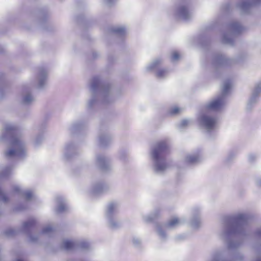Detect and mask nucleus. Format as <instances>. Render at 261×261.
Here are the masks:
<instances>
[{
  "mask_svg": "<svg viewBox=\"0 0 261 261\" xmlns=\"http://www.w3.org/2000/svg\"><path fill=\"white\" fill-rule=\"evenodd\" d=\"M169 153L168 144L166 141H162L157 143L153 151V157L156 162L158 170H163L166 167V165L162 164L161 162L165 159Z\"/></svg>",
  "mask_w": 261,
  "mask_h": 261,
  "instance_id": "1",
  "label": "nucleus"
},
{
  "mask_svg": "<svg viewBox=\"0 0 261 261\" xmlns=\"http://www.w3.org/2000/svg\"><path fill=\"white\" fill-rule=\"evenodd\" d=\"M12 148L6 152L7 157L14 156H21L23 155L25 152L23 144L18 138H14L11 143Z\"/></svg>",
  "mask_w": 261,
  "mask_h": 261,
  "instance_id": "2",
  "label": "nucleus"
},
{
  "mask_svg": "<svg viewBox=\"0 0 261 261\" xmlns=\"http://www.w3.org/2000/svg\"><path fill=\"white\" fill-rule=\"evenodd\" d=\"M223 103V98L220 97L209 103L207 107L210 110H218L221 107Z\"/></svg>",
  "mask_w": 261,
  "mask_h": 261,
  "instance_id": "3",
  "label": "nucleus"
},
{
  "mask_svg": "<svg viewBox=\"0 0 261 261\" xmlns=\"http://www.w3.org/2000/svg\"><path fill=\"white\" fill-rule=\"evenodd\" d=\"M202 121L208 129L212 128L216 123V120L214 118L205 116L202 117Z\"/></svg>",
  "mask_w": 261,
  "mask_h": 261,
  "instance_id": "4",
  "label": "nucleus"
},
{
  "mask_svg": "<svg viewBox=\"0 0 261 261\" xmlns=\"http://www.w3.org/2000/svg\"><path fill=\"white\" fill-rule=\"evenodd\" d=\"M35 221L34 219H31L25 222L23 224V228L25 229L31 228L35 224Z\"/></svg>",
  "mask_w": 261,
  "mask_h": 261,
  "instance_id": "5",
  "label": "nucleus"
},
{
  "mask_svg": "<svg viewBox=\"0 0 261 261\" xmlns=\"http://www.w3.org/2000/svg\"><path fill=\"white\" fill-rule=\"evenodd\" d=\"M179 14L185 18H187L188 15V9L186 7H181L178 9Z\"/></svg>",
  "mask_w": 261,
  "mask_h": 261,
  "instance_id": "6",
  "label": "nucleus"
},
{
  "mask_svg": "<svg viewBox=\"0 0 261 261\" xmlns=\"http://www.w3.org/2000/svg\"><path fill=\"white\" fill-rule=\"evenodd\" d=\"M64 248L66 250H70L73 248L74 244V243L69 240L65 241L64 243Z\"/></svg>",
  "mask_w": 261,
  "mask_h": 261,
  "instance_id": "7",
  "label": "nucleus"
},
{
  "mask_svg": "<svg viewBox=\"0 0 261 261\" xmlns=\"http://www.w3.org/2000/svg\"><path fill=\"white\" fill-rule=\"evenodd\" d=\"M179 223V220L178 218H173L169 221L168 225L169 226L173 227L178 224Z\"/></svg>",
  "mask_w": 261,
  "mask_h": 261,
  "instance_id": "8",
  "label": "nucleus"
},
{
  "mask_svg": "<svg viewBox=\"0 0 261 261\" xmlns=\"http://www.w3.org/2000/svg\"><path fill=\"white\" fill-rule=\"evenodd\" d=\"M198 160V158L196 155H190L188 157L187 161L190 163H193L197 161Z\"/></svg>",
  "mask_w": 261,
  "mask_h": 261,
  "instance_id": "9",
  "label": "nucleus"
},
{
  "mask_svg": "<svg viewBox=\"0 0 261 261\" xmlns=\"http://www.w3.org/2000/svg\"><path fill=\"white\" fill-rule=\"evenodd\" d=\"M180 112V109L178 107H174L172 108L170 111V113L171 115H175L179 113Z\"/></svg>",
  "mask_w": 261,
  "mask_h": 261,
  "instance_id": "10",
  "label": "nucleus"
},
{
  "mask_svg": "<svg viewBox=\"0 0 261 261\" xmlns=\"http://www.w3.org/2000/svg\"><path fill=\"white\" fill-rule=\"evenodd\" d=\"M114 32L121 35H123L125 33V30L123 28H119L116 29L114 30Z\"/></svg>",
  "mask_w": 261,
  "mask_h": 261,
  "instance_id": "11",
  "label": "nucleus"
},
{
  "mask_svg": "<svg viewBox=\"0 0 261 261\" xmlns=\"http://www.w3.org/2000/svg\"><path fill=\"white\" fill-rule=\"evenodd\" d=\"M231 88V84L229 82H227L225 84L223 88V92L226 93Z\"/></svg>",
  "mask_w": 261,
  "mask_h": 261,
  "instance_id": "12",
  "label": "nucleus"
},
{
  "mask_svg": "<svg viewBox=\"0 0 261 261\" xmlns=\"http://www.w3.org/2000/svg\"><path fill=\"white\" fill-rule=\"evenodd\" d=\"M180 57V55L177 51H174L172 54V59L173 60H177Z\"/></svg>",
  "mask_w": 261,
  "mask_h": 261,
  "instance_id": "13",
  "label": "nucleus"
},
{
  "mask_svg": "<svg viewBox=\"0 0 261 261\" xmlns=\"http://www.w3.org/2000/svg\"><path fill=\"white\" fill-rule=\"evenodd\" d=\"M166 72V71L165 70H160L157 72V76L158 77H162L164 76Z\"/></svg>",
  "mask_w": 261,
  "mask_h": 261,
  "instance_id": "14",
  "label": "nucleus"
},
{
  "mask_svg": "<svg viewBox=\"0 0 261 261\" xmlns=\"http://www.w3.org/2000/svg\"><path fill=\"white\" fill-rule=\"evenodd\" d=\"M115 208V205L113 203H111L109 205L108 207V211L110 213H111L113 212Z\"/></svg>",
  "mask_w": 261,
  "mask_h": 261,
  "instance_id": "15",
  "label": "nucleus"
},
{
  "mask_svg": "<svg viewBox=\"0 0 261 261\" xmlns=\"http://www.w3.org/2000/svg\"><path fill=\"white\" fill-rule=\"evenodd\" d=\"M32 100V97L31 95H28L24 98V101L25 102H29Z\"/></svg>",
  "mask_w": 261,
  "mask_h": 261,
  "instance_id": "16",
  "label": "nucleus"
},
{
  "mask_svg": "<svg viewBox=\"0 0 261 261\" xmlns=\"http://www.w3.org/2000/svg\"><path fill=\"white\" fill-rule=\"evenodd\" d=\"M0 197L2 198V199H3V201H7V198L1 189H0Z\"/></svg>",
  "mask_w": 261,
  "mask_h": 261,
  "instance_id": "17",
  "label": "nucleus"
},
{
  "mask_svg": "<svg viewBox=\"0 0 261 261\" xmlns=\"http://www.w3.org/2000/svg\"><path fill=\"white\" fill-rule=\"evenodd\" d=\"M15 130V129L14 127L8 126L6 128V131L8 133H10L11 132H14Z\"/></svg>",
  "mask_w": 261,
  "mask_h": 261,
  "instance_id": "18",
  "label": "nucleus"
},
{
  "mask_svg": "<svg viewBox=\"0 0 261 261\" xmlns=\"http://www.w3.org/2000/svg\"><path fill=\"white\" fill-rule=\"evenodd\" d=\"M52 230V228L51 227H47L46 228H44L43 230V233H46L49 232Z\"/></svg>",
  "mask_w": 261,
  "mask_h": 261,
  "instance_id": "19",
  "label": "nucleus"
},
{
  "mask_svg": "<svg viewBox=\"0 0 261 261\" xmlns=\"http://www.w3.org/2000/svg\"><path fill=\"white\" fill-rule=\"evenodd\" d=\"M65 209V207L64 205H61L59 207L58 211L59 212H62V211H64Z\"/></svg>",
  "mask_w": 261,
  "mask_h": 261,
  "instance_id": "20",
  "label": "nucleus"
},
{
  "mask_svg": "<svg viewBox=\"0 0 261 261\" xmlns=\"http://www.w3.org/2000/svg\"><path fill=\"white\" fill-rule=\"evenodd\" d=\"M27 197H28V198H31V196H32V193H28L27 194Z\"/></svg>",
  "mask_w": 261,
  "mask_h": 261,
  "instance_id": "21",
  "label": "nucleus"
},
{
  "mask_svg": "<svg viewBox=\"0 0 261 261\" xmlns=\"http://www.w3.org/2000/svg\"><path fill=\"white\" fill-rule=\"evenodd\" d=\"M16 261H24V260H22V259H17Z\"/></svg>",
  "mask_w": 261,
  "mask_h": 261,
  "instance_id": "22",
  "label": "nucleus"
},
{
  "mask_svg": "<svg viewBox=\"0 0 261 261\" xmlns=\"http://www.w3.org/2000/svg\"><path fill=\"white\" fill-rule=\"evenodd\" d=\"M186 123H187V121H186L183 122V123H184V125L186 124Z\"/></svg>",
  "mask_w": 261,
  "mask_h": 261,
  "instance_id": "23",
  "label": "nucleus"
},
{
  "mask_svg": "<svg viewBox=\"0 0 261 261\" xmlns=\"http://www.w3.org/2000/svg\"><path fill=\"white\" fill-rule=\"evenodd\" d=\"M159 62H156L155 63V64H158V63H159Z\"/></svg>",
  "mask_w": 261,
  "mask_h": 261,
  "instance_id": "24",
  "label": "nucleus"
}]
</instances>
